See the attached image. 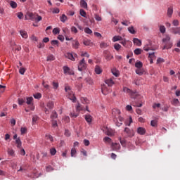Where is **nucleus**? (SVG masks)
<instances>
[{"mask_svg": "<svg viewBox=\"0 0 180 180\" xmlns=\"http://www.w3.org/2000/svg\"><path fill=\"white\" fill-rule=\"evenodd\" d=\"M58 117V115L57 114V112L53 111L52 114L51 115V119H57Z\"/></svg>", "mask_w": 180, "mask_h": 180, "instance_id": "37", "label": "nucleus"}, {"mask_svg": "<svg viewBox=\"0 0 180 180\" xmlns=\"http://www.w3.org/2000/svg\"><path fill=\"white\" fill-rule=\"evenodd\" d=\"M114 49L115 50H116L117 51H119V50L120 49H122V45L121 44H114Z\"/></svg>", "mask_w": 180, "mask_h": 180, "instance_id": "45", "label": "nucleus"}, {"mask_svg": "<svg viewBox=\"0 0 180 180\" xmlns=\"http://www.w3.org/2000/svg\"><path fill=\"white\" fill-rule=\"evenodd\" d=\"M111 72L112 75H114V77H119V72H117V70H116L115 69H112L111 70Z\"/></svg>", "mask_w": 180, "mask_h": 180, "instance_id": "49", "label": "nucleus"}, {"mask_svg": "<svg viewBox=\"0 0 180 180\" xmlns=\"http://www.w3.org/2000/svg\"><path fill=\"white\" fill-rule=\"evenodd\" d=\"M63 72L65 75H67L68 72H70V69L68 66H63Z\"/></svg>", "mask_w": 180, "mask_h": 180, "instance_id": "33", "label": "nucleus"}, {"mask_svg": "<svg viewBox=\"0 0 180 180\" xmlns=\"http://www.w3.org/2000/svg\"><path fill=\"white\" fill-rule=\"evenodd\" d=\"M73 49H78L79 47V42L77 40H73L72 43Z\"/></svg>", "mask_w": 180, "mask_h": 180, "instance_id": "24", "label": "nucleus"}, {"mask_svg": "<svg viewBox=\"0 0 180 180\" xmlns=\"http://www.w3.org/2000/svg\"><path fill=\"white\" fill-rule=\"evenodd\" d=\"M103 141L105 143H112V139H110V137L108 136H105L104 139H103Z\"/></svg>", "mask_w": 180, "mask_h": 180, "instance_id": "55", "label": "nucleus"}, {"mask_svg": "<svg viewBox=\"0 0 180 180\" xmlns=\"http://www.w3.org/2000/svg\"><path fill=\"white\" fill-rule=\"evenodd\" d=\"M79 13L83 18H86V12H85V11H84L83 9H80Z\"/></svg>", "mask_w": 180, "mask_h": 180, "instance_id": "54", "label": "nucleus"}, {"mask_svg": "<svg viewBox=\"0 0 180 180\" xmlns=\"http://www.w3.org/2000/svg\"><path fill=\"white\" fill-rule=\"evenodd\" d=\"M19 72L21 75H25V72H26V68L20 67L19 69Z\"/></svg>", "mask_w": 180, "mask_h": 180, "instance_id": "40", "label": "nucleus"}, {"mask_svg": "<svg viewBox=\"0 0 180 180\" xmlns=\"http://www.w3.org/2000/svg\"><path fill=\"white\" fill-rule=\"evenodd\" d=\"M94 71L98 75H99V74H102V68H101L99 65H96Z\"/></svg>", "mask_w": 180, "mask_h": 180, "instance_id": "21", "label": "nucleus"}, {"mask_svg": "<svg viewBox=\"0 0 180 180\" xmlns=\"http://www.w3.org/2000/svg\"><path fill=\"white\" fill-rule=\"evenodd\" d=\"M7 153L11 157H15V150L13 149L8 148Z\"/></svg>", "mask_w": 180, "mask_h": 180, "instance_id": "32", "label": "nucleus"}, {"mask_svg": "<svg viewBox=\"0 0 180 180\" xmlns=\"http://www.w3.org/2000/svg\"><path fill=\"white\" fill-rule=\"evenodd\" d=\"M101 92H102L103 95H108L110 92V90L108 89L105 85H103L101 86Z\"/></svg>", "mask_w": 180, "mask_h": 180, "instance_id": "10", "label": "nucleus"}, {"mask_svg": "<svg viewBox=\"0 0 180 180\" xmlns=\"http://www.w3.org/2000/svg\"><path fill=\"white\" fill-rule=\"evenodd\" d=\"M86 67H88V65L86 64V62L85 61V58H82L78 64L77 68L78 71L82 72L85 71L86 70Z\"/></svg>", "mask_w": 180, "mask_h": 180, "instance_id": "1", "label": "nucleus"}, {"mask_svg": "<svg viewBox=\"0 0 180 180\" xmlns=\"http://www.w3.org/2000/svg\"><path fill=\"white\" fill-rule=\"evenodd\" d=\"M170 40L171 37H169V35H166L165 38L162 39V43H165V44H167L169 46V43H172Z\"/></svg>", "mask_w": 180, "mask_h": 180, "instance_id": "12", "label": "nucleus"}, {"mask_svg": "<svg viewBox=\"0 0 180 180\" xmlns=\"http://www.w3.org/2000/svg\"><path fill=\"white\" fill-rule=\"evenodd\" d=\"M136 68L141 69L143 68V62L139 61L135 63Z\"/></svg>", "mask_w": 180, "mask_h": 180, "instance_id": "31", "label": "nucleus"}, {"mask_svg": "<svg viewBox=\"0 0 180 180\" xmlns=\"http://www.w3.org/2000/svg\"><path fill=\"white\" fill-rule=\"evenodd\" d=\"M172 13H174V8L172 7H169L167 9L168 18H172Z\"/></svg>", "mask_w": 180, "mask_h": 180, "instance_id": "18", "label": "nucleus"}, {"mask_svg": "<svg viewBox=\"0 0 180 180\" xmlns=\"http://www.w3.org/2000/svg\"><path fill=\"white\" fill-rule=\"evenodd\" d=\"M133 123V118L129 117V120L125 121V126H130Z\"/></svg>", "mask_w": 180, "mask_h": 180, "instance_id": "36", "label": "nucleus"}, {"mask_svg": "<svg viewBox=\"0 0 180 180\" xmlns=\"http://www.w3.org/2000/svg\"><path fill=\"white\" fill-rule=\"evenodd\" d=\"M27 15L30 18V20H32V22H34V20L36 19V15L33 13H27Z\"/></svg>", "mask_w": 180, "mask_h": 180, "instance_id": "22", "label": "nucleus"}, {"mask_svg": "<svg viewBox=\"0 0 180 180\" xmlns=\"http://www.w3.org/2000/svg\"><path fill=\"white\" fill-rule=\"evenodd\" d=\"M65 136L66 137H70L71 136V132L68 129H65Z\"/></svg>", "mask_w": 180, "mask_h": 180, "instance_id": "62", "label": "nucleus"}, {"mask_svg": "<svg viewBox=\"0 0 180 180\" xmlns=\"http://www.w3.org/2000/svg\"><path fill=\"white\" fill-rule=\"evenodd\" d=\"M76 110L77 112H81V110H84V108L81 105V104L78 103L76 106Z\"/></svg>", "mask_w": 180, "mask_h": 180, "instance_id": "46", "label": "nucleus"}, {"mask_svg": "<svg viewBox=\"0 0 180 180\" xmlns=\"http://www.w3.org/2000/svg\"><path fill=\"white\" fill-rule=\"evenodd\" d=\"M108 47H109V44L106 42L103 41L100 44L101 49H108Z\"/></svg>", "mask_w": 180, "mask_h": 180, "instance_id": "30", "label": "nucleus"}, {"mask_svg": "<svg viewBox=\"0 0 180 180\" xmlns=\"http://www.w3.org/2000/svg\"><path fill=\"white\" fill-rule=\"evenodd\" d=\"M67 19H68V18L67 17V15H65V14H63L62 15L60 16V20L63 23H65V21L67 20Z\"/></svg>", "mask_w": 180, "mask_h": 180, "instance_id": "25", "label": "nucleus"}, {"mask_svg": "<svg viewBox=\"0 0 180 180\" xmlns=\"http://www.w3.org/2000/svg\"><path fill=\"white\" fill-rule=\"evenodd\" d=\"M120 143L122 146V147H126L127 143H126V141L124 139H120Z\"/></svg>", "mask_w": 180, "mask_h": 180, "instance_id": "60", "label": "nucleus"}, {"mask_svg": "<svg viewBox=\"0 0 180 180\" xmlns=\"http://www.w3.org/2000/svg\"><path fill=\"white\" fill-rule=\"evenodd\" d=\"M80 6L82 8H84V9L88 8V4H86V1H85V0L80 1Z\"/></svg>", "mask_w": 180, "mask_h": 180, "instance_id": "20", "label": "nucleus"}, {"mask_svg": "<svg viewBox=\"0 0 180 180\" xmlns=\"http://www.w3.org/2000/svg\"><path fill=\"white\" fill-rule=\"evenodd\" d=\"M172 33H173V34H179V36H180V27H172Z\"/></svg>", "mask_w": 180, "mask_h": 180, "instance_id": "14", "label": "nucleus"}, {"mask_svg": "<svg viewBox=\"0 0 180 180\" xmlns=\"http://www.w3.org/2000/svg\"><path fill=\"white\" fill-rule=\"evenodd\" d=\"M56 153H57V150H56L55 148H52L50 149L51 155H56Z\"/></svg>", "mask_w": 180, "mask_h": 180, "instance_id": "50", "label": "nucleus"}, {"mask_svg": "<svg viewBox=\"0 0 180 180\" xmlns=\"http://www.w3.org/2000/svg\"><path fill=\"white\" fill-rule=\"evenodd\" d=\"M104 133L107 136H114L115 135V131L110 128H106V129L104 130Z\"/></svg>", "mask_w": 180, "mask_h": 180, "instance_id": "9", "label": "nucleus"}, {"mask_svg": "<svg viewBox=\"0 0 180 180\" xmlns=\"http://www.w3.org/2000/svg\"><path fill=\"white\" fill-rule=\"evenodd\" d=\"M65 57L66 58L71 60V61H75V57H77V53H67L65 54Z\"/></svg>", "mask_w": 180, "mask_h": 180, "instance_id": "8", "label": "nucleus"}, {"mask_svg": "<svg viewBox=\"0 0 180 180\" xmlns=\"http://www.w3.org/2000/svg\"><path fill=\"white\" fill-rule=\"evenodd\" d=\"M141 51H143V50H141V49H136L134 51V54H136V56H140V54H141Z\"/></svg>", "mask_w": 180, "mask_h": 180, "instance_id": "35", "label": "nucleus"}, {"mask_svg": "<svg viewBox=\"0 0 180 180\" xmlns=\"http://www.w3.org/2000/svg\"><path fill=\"white\" fill-rule=\"evenodd\" d=\"M112 40L114 43H116V41H120L123 40V37H122L121 36H119V35H115L112 37Z\"/></svg>", "mask_w": 180, "mask_h": 180, "instance_id": "17", "label": "nucleus"}, {"mask_svg": "<svg viewBox=\"0 0 180 180\" xmlns=\"http://www.w3.org/2000/svg\"><path fill=\"white\" fill-rule=\"evenodd\" d=\"M136 74H137L138 75H143V72L141 71V69H136Z\"/></svg>", "mask_w": 180, "mask_h": 180, "instance_id": "64", "label": "nucleus"}, {"mask_svg": "<svg viewBox=\"0 0 180 180\" xmlns=\"http://www.w3.org/2000/svg\"><path fill=\"white\" fill-rule=\"evenodd\" d=\"M159 30H160V33H162V34H164V33H165V32H167V29L165 28V26H164V25H160L159 27Z\"/></svg>", "mask_w": 180, "mask_h": 180, "instance_id": "34", "label": "nucleus"}, {"mask_svg": "<svg viewBox=\"0 0 180 180\" xmlns=\"http://www.w3.org/2000/svg\"><path fill=\"white\" fill-rule=\"evenodd\" d=\"M171 47H172V43L169 42V45L167 44H165V46H163L162 50H165V49L168 50V49H171Z\"/></svg>", "mask_w": 180, "mask_h": 180, "instance_id": "38", "label": "nucleus"}, {"mask_svg": "<svg viewBox=\"0 0 180 180\" xmlns=\"http://www.w3.org/2000/svg\"><path fill=\"white\" fill-rule=\"evenodd\" d=\"M123 91L125 92V94H129V95L131 96V98H135V95H137V91H133L127 87H124Z\"/></svg>", "mask_w": 180, "mask_h": 180, "instance_id": "3", "label": "nucleus"}, {"mask_svg": "<svg viewBox=\"0 0 180 180\" xmlns=\"http://www.w3.org/2000/svg\"><path fill=\"white\" fill-rule=\"evenodd\" d=\"M34 99H41V93H36L33 95Z\"/></svg>", "mask_w": 180, "mask_h": 180, "instance_id": "47", "label": "nucleus"}, {"mask_svg": "<svg viewBox=\"0 0 180 180\" xmlns=\"http://www.w3.org/2000/svg\"><path fill=\"white\" fill-rule=\"evenodd\" d=\"M84 119L89 124L92 123V116H91V115H84Z\"/></svg>", "mask_w": 180, "mask_h": 180, "instance_id": "16", "label": "nucleus"}, {"mask_svg": "<svg viewBox=\"0 0 180 180\" xmlns=\"http://www.w3.org/2000/svg\"><path fill=\"white\" fill-rule=\"evenodd\" d=\"M10 6L13 9H16V8H18V4L15 1H10Z\"/></svg>", "mask_w": 180, "mask_h": 180, "instance_id": "27", "label": "nucleus"}, {"mask_svg": "<svg viewBox=\"0 0 180 180\" xmlns=\"http://www.w3.org/2000/svg\"><path fill=\"white\" fill-rule=\"evenodd\" d=\"M60 33V28L56 27L53 30V34H58Z\"/></svg>", "mask_w": 180, "mask_h": 180, "instance_id": "57", "label": "nucleus"}, {"mask_svg": "<svg viewBox=\"0 0 180 180\" xmlns=\"http://www.w3.org/2000/svg\"><path fill=\"white\" fill-rule=\"evenodd\" d=\"M124 133L126 134L127 137H129L130 139L134 136V131L129 128L126 127L124 130Z\"/></svg>", "mask_w": 180, "mask_h": 180, "instance_id": "4", "label": "nucleus"}, {"mask_svg": "<svg viewBox=\"0 0 180 180\" xmlns=\"http://www.w3.org/2000/svg\"><path fill=\"white\" fill-rule=\"evenodd\" d=\"M41 19H43V18H41V16L37 15V17H35L34 22H35L36 23H39V22H40L41 20Z\"/></svg>", "mask_w": 180, "mask_h": 180, "instance_id": "41", "label": "nucleus"}, {"mask_svg": "<svg viewBox=\"0 0 180 180\" xmlns=\"http://www.w3.org/2000/svg\"><path fill=\"white\" fill-rule=\"evenodd\" d=\"M112 116H113L114 119H116V118L117 119L119 117H122L120 116L121 112H120V110H119V109H116V108L113 109L112 111Z\"/></svg>", "mask_w": 180, "mask_h": 180, "instance_id": "7", "label": "nucleus"}, {"mask_svg": "<svg viewBox=\"0 0 180 180\" xmlns=\"http://www.w3.org/2000/svg\"><path fill=\"white\" fill-rule=\"evenodd\" d=\"M67 94V97L68 98V99H70V101H72L73 103H75V102H77V97L75 96V94H74V91H68Z\"/></svg>", "mask_w": 180, "mask_h": 180, "instance_id": "2", "label": "nucleus"}, {"mask_svg": "<svg viewBox=\"0 0 180 180\" xmlns=\"http://www.w3.org/2000/svg\"><path fill=\"white\" fill-rule=\"evenodd\" d=\"M83 44H84V46H91V44H92V43L91 42V41L89 39H84Z\"/></svg>", "mask_w": 180, "mask_h": 180, "instance_id": "39", "label": "nucleus"}, {"mask_svg": "<svg viewBox=\"0 0 180 180\" xmlns=\"http://www.w3.org/2000/svg\"><path fill=\"white\" fill-rule=\"evenodd\" d=\"M86 82H87V84H89V85H94V80H92V79L88 77L85 79Z\"/></svg>", "mask_w": 180, "mask_h": 180, "instance_id": "42", "label": "nucleus"}, {"mask_svg": "<svg viewBox=\"0 0 180 180\" xmlns=\"http://www.w3.org/2000/svg\"><path fill=\"white\" fill-rule=\"evenodd\" d=\"M20 34L22 37V39H27L28 37L27 32L26 31L20 30Z\"/></svg>", "mask_w": 180, "mask_h": 180, "instance_id": "23", "label": "nucleus"}, {"mask_svg": "<svg viewBox=\"0 0 180 180\" xmlns=\"http://www.w3.org/2000/svg\"><path fill=\"white\" fill-rule=\"evenodd\" d=\"M137 134L141 136H144V134H146V129L143 127H139L137 129Z\"/></svg>", "mask_w": 180, "mask_h": 180, "instance_id": "13", "label": "nucleus"}, {"mask_svg": "<svg viewBox=\"0 0 180 180\" xmlns=\"http://www.w3.org/2000/svg\"><path fill=\"white\" fill-rule=\"evenodd\" d=\"M15 144H17L18 148H20L22 147V141H20V138H18L15 140Z\"/></svg>", "mask_w": 180, "mask_h": 180, "instance_id": "28", "label": "nucleus"}, {"mask_svg": "<svg viewBox=\"0 0 180 180\" xmlns=\"http://www.w3.org/2000/svg\"><path fill=\"white\" fill-rule=\"evenodd\" d=\"M51 44L52 46H57V47H58V40L56 39H53L51 41Z\"/></svg>", "mask_w": 180, "mask_h": 180, "instance_id": "53", "label": "nucleus"}, {"mask_svg": "<svg viewBox=\"0 0 180 180\" xmlns=\"http://www.w3.org/2000/svg\"><path fill=\"white\" fill-rule=\"evenodd\" d=\"M172 105H174V106H176L179 103V100L178 98H174L172 101Z\"/></svg>", "mask_w": 180, "mask_h": 180, "instance_id": "58", "label": "nucleus"}, {"mask_svg": "<svg viewBox=\"0 0 180 180\" xmlns=\"http://www.w3.org/2000/svg\"><path fill=\"white\" fill-rule=\"evenodd\" d=\"M112 148L114 151H119L120 150V144L117 143H112Z\"/></svg>", "mask_w": 180, "mask_h": 180, "instance_id": "15", "label": "nucleus"}, {"mask_svg": "<svg viewBox=\"0 0 180 180\" xmlns=\"http://www.w3.org/2000/svg\"><path fill=\"white\" fill-rule=\"evenodd\" d=\"M27 131V128L26 127H21L20 128V133L21 134H25Z\"/></svg>", "mask_w": 180, "mask_h": 180, "instance_id": "59", "label": "nucleus"}, {"mask_svg": "<svg viewBox=\"0 0 180 180\" xmlns=\"http://www.w3.org/2000/svg\"><path fill=\"white\" fill-rule=\"evenodd\" d=\"M25 102H26V100H25L23 98H18V104L20 105H23V103H25Z\"/></svg>", "mask_w": 180, "mask_h": 180, "instance_id": "61", "label": "nucleus"}, {"mask_svg": "<svg viewBox=\"0 0 180 180\" xmlns=\"http://www.w3.org/2000/svg\"><path fill=\"white\" fill-rule=\"evenodd\" d=\"M103 53L107 61H110V60L113 58V55H112V53H110V51H109L108 50H105Z\"/></svg>", "mask_w": 180, "mask_h": 180, "instance_id": "5", "label": "nucleus"}, {"mask_svg": "<svg viewBox=\"0 0 180 180\" xmlns=\"http://www.w3.org/2000/svg\"><path fill=\"white\" fill-rule=\"evenodd\" d=\"M123 117H118V118H114L113 121L115 123L116 126H117V127H120V126H122L123 124Z\"/></svg>", "mask_w": 180, "mask_h": 180, "instance_id": "6", "label": "nucleus"}, {"mask_svg": "<svg viewBox=\"0 0 180 180\" xmlns=\"http://www.w3.org/2000/svg\"><path fill=\"white\" fill-rule=\"evenodd\" d=\"M70 30L72 33H75V34L78 33V30L75 26H72L70 28Z\"/></svg>", "mask_w": 180, "mask_h": 180, "instance_id": "56", "label": "nucleus"}, {"mask_svg": "<svg viewBox=\"0 0 180 180\" xmlns=\"http://www.w3.org/2000/svg\"><path fill=\"white\" fill-rule=\"evenodd\" d=\"M172 25L173 26H179V21L178 20H174Z\"/></svg>", "mask_w": 180, "mask_h": 180, "instance_id": "63", "label": "nucleus"}, {"mask_svg": "<svg viewBox=\"0 0 180 180\" xmlns=\"http://www.w3.org/2000/svg\"><path fill=\"white\" fill-rule=\"evenodd\" d=\"M128 31L129 32V33H131V34H134L136 33V30H134V27H128Z\"/></svg>", "mask_w": 180, "mask_h": 180, "instance_id": "48", "label": "nucleus"}, {"mask_svg": "<svg viewBox=\"0 0 180 180\" xmlns=\"http://www.w3.org/2000/svg\"><path fill=\"white\" fill-rule=\"evenodd\" d=\"M133 42L136 46L140 47L141 46V40L139 39L138 38H134Z\"/></svg>", "mask_w": 180, "mask_h": 180, "instance_id": "19", "label": "nucleus"}, {"mask_svg": "<svg viewBox=\"0 0 180 180\" xmlns=\"http://www.w3.org/2000/svg\"><path fill=\"white\" fill-rule=\"evenodd\" d=\"M105 84H106L108 86H113V85H115V82L112 78H109L105 80Z\"/></svg>", "mask_w": 180, "mask_h": 180, "instance_id": "11", "label": "nucleus"}, {"mask_svg": "<svg viewBox=\"0 0 180 180\" xmlns=\"http://www.w3.org/2000/svg\"><path fill=\"white\" fill-rule=\"evenodd\" d=\"M32 102H33V97H27L26 101L27 105H32Z\"/></svg>", "mask_w": 180, "mask_h": 180, "instance_id": "43", "label": "nucleus"}, {"mask_svg": "<svg viewBox=\"0 0 180 180\" xmlns=\"http://www.w3.org/2000/svg\"><path fill=\"white\" fill-rule=\"evenodd\" d=\"M46 108H48L49 109V110H51V109H53V108H54V103L52 101L48 102L46 104Z\"/></svg>", "mask_w": 180, "mask_h": 180, "instance_id": "26", "label": "nucleus"}, {"mask_svg": "<svg viewBox=\"0 0 180 180\" xmlns=\"http://www.w3.org/2000/svg\"><path fill=\"white\" fill-rule=\"evenodd\" d=\"M77 154V149H75V148H72L71 149V157H75Z\"/></svg>", "mask_w": 180, "mask_h": 180, "instance_id": "51", "label": "nucleus"}, {"mask_svg": "<svg viewBox=\"0 0 180 180\" xmlns=\"http://www.w3.org/2000/svg\"><path fill=\"white\" fill-rule=\"evenodd\" d=\"M84 32H85L87 34H92V30L90 29L89 27H86V28H84Z\"/></svg>", "mask_w": 180, "mask_h": 180, "instance_id": "52", "label": "nucleus"}, {"mask_svg": "<svg viewBox=\"0 0 180 180\" xmlns=\"http://www.w3.org/2000/svg\"><path fill=\"white\" fill-rule=\"evenodd\" d=\"M45 137L46 138V140H49L51 143L54 141V139L53 138V136H51L50 134H46L45 135Z\"/></svg>", "mask_w": 180, "mask_h": 180, "instance_id": "29", "label": "nucleus"}, {"mask_svg": "<svg viewBox=\"0 0 180 180\" xmlns=\"http://www.w3.org/2000/svg\"><path fill=\"white\" fill-rule=\"evenodd\" d=\"M55 60L56 57H54L53 55H49L46 59L47 61H54Z\"/></svg>", "mask_w": 180, "mask_h": 180, "instance_id": "44", "label": "nucleus"}]
</instances>
